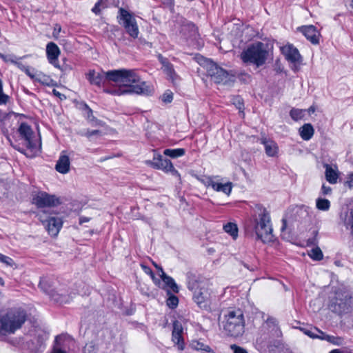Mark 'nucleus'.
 Here are the masks:
<instances>
[{
    "mask_svg": "<svg viewBox=\"0 0 353 353\" xmlns=\"http://www.w3.org/2000/svg\"><path fill=\"white\" fill-rule=\"evenodd\" d=\"M87 79L91 84L100 86L105 82L114 83L116 88H105L104 92L112 95H124L130 93L148 95L151 89L146 82L141 81L134 70L119 69L97 72L90 70Z\"/></svg>",
    "mask_w": 353,
    "mask_h": 353,
    "instance_id": "1",
    "label": "nucleus"
},
{
    "mask_svg": "<svg viewBox=\"0 0 353 353\" xmlns=\"http://www.w3.org/2000/svg\"><path fill=\"white\" fill-rule=\"evenodd\" d=\"M256 235L257 240L263 243L273 240V229L269 211L261 204L254 203L251 206V216L246 226Z\"/></svg>",
    "mask_w": 353,
    "mask_h": 353,
    "instance_id": "2",
    "label": "nucleus"
},
{
    "mask_svg": "<svg viewBox=\"0 0 353 353\" xmlns=\"http://www.w3.org/2000/svg\"><path fill=\"white\" fill-rule=\"evenodd\" d=\"M28 319L25 309L14 307L0 312V336L14 334Z\"/></svg>",
    "mask_w": 353,
    "mask_h": 353,
    "instance_id": "3",
    "label": "nucleus"
},
{
    "mask_svg": "<svg viewBox=\"0 0 353 353\" xmlns=\"http://www.w3.org/2000/svg\"><path fill=\"white\" fill-rule=\"evenodd\" d=\"M270 56L269 45L261 41L250 44L241 53L240 57L245 63L256 65L257 68L266 63Z\"/></svg>",
    "mask_w": 353,
    "mask_h": 353,
    "instance_id": "4",
    "label": "nucleus"
},
{
    "mask_svg": "<svg viewBox=\"0 0 353 353\" xmlns=\"http://www.w3.org/2000/svg\"><path fill=\"white\" fill-rule=\"evenodd\" d=\"M225 320L223 329L228 335L232 337H239L243 335L245 332V320L241 310H230L225 315Z\"/></svg>",
    "mask_w": 353,
    "mask_h": 353,
    "instance_id": "5",
    "label": "nucleus"
},
{
    "mask_svg": "<svg viewBox=\"0 0 353 353\" xmlns=\"http://www.w3.org/2000/svg\"><path fill=\"white\" fill-rule=\"evenodd\" d=\"M203 67L205 68L208 75L216 83L228 85L234 81V77L232 74L210 59L204 60Z\"/></svg>",
    "mask_w": 353,
    "mask_h": 353,
    "instance_id": "6",
    "label": "nucleus"
},
{
    "mask_svg": "<svg viewBox=\"0 0 353 353\" xmlns=\"http://www.w3.org/2000/svg\"><path fill=\"white\" fill-rule=\"evenodd\" d=\"M37 216L50 236H56L59 234L63 225L61 218L52 216L45 210L39 212Z\"/></svg>",
    "mask_w": 353,
    "mask_h": 353,
    "instance_id": "7",
    "label": "nucleus"
},
{
    "mask_svg": "<svg viewBox=\"0 0 353 353\" xmlns=\"http://www.w3.org/2000/svg\"><path fill=\"white\" fill-rule=\"evenodd\" d=\"M145 163L152 168L161 170L166 173L170 172L173 176H180L179 172L174 168L171 161L163 159L161 154L155 152L152 160L146 161Z\"/></svg>",
    "mask_w": 353,
    "mask_h": 353,
    "instance_id": "8",
    "label": "nucleus"
},
{
    "mask_svg": "<svg viewBox=\"0 0 353 353\" xmlns=\"http://www.w3.org/2000/svg\"><path fill=\"white\" fill-rule=\"evenodd\" d=\"M119 23L121 24L126 32L132 38L138 37L139 31L135 19L127 10L119 9Z\"/></svg>",
    "mask_w": 353,
    "mask_h": 353,
    "instance_id": "9",
    "label": "nucleus"
},
{
    "mask_svg": "<svg viewBox=\"0 0 353 353\" xmlns=\"http://www.w3.org/2000/svg\"><path fill=\"white\" fill-rule=\"evenodd\" d=\"M21 139L25 142V145L31 152L36 150L37 148V141L34 139V133L28 123H21L17 130Z\"/></svg>",
    "mask_w": 353,
    "mask_h": 353,
    "instance_id": "10",
    "label": "nucleus"
},
{
    "mask_svg": "<svg viewBox=\"0 0 353 353\" xmlns=\"http://www.w3.org/2000/svg\"><path fill=\"white\" fill-rule=\"evenodd\" d=\"M343 296L342 294L336 296L331 299L329 304V309L339 315L347 314L352 309L350 299L346 296Z\"/></svg>",
    "mask_w": 353,
    "mask_h": 353,
    "instance_id": "11",
    "label": "nucleus"
},
{
    "mask_svg": "<svg viewBox=\"0 0 353 353\" xmlns=\"http://www.w3.org/2000/svg\"><path fill=\"white\" fill-rule=\"evenodd\" d=\"M32 203L38 208L54 207L60 203L59 199L46 192H39L32 199Z\"/></svg>",
    "mask_w": 353,
    "mask_h": 353,
    "instance_id": "12",
    "label": "nucleus"
},
{
    "mask_svg": "<svg viewBox=\"0 0 353 353\" xmlns=\"http://www.w3.org/2000/svg\"><path fill=\"white\" fill-rule=\"evenodd\" d=\"M158 59L162 65V70L167 75V78L170 80L173 84L176 83L180 80V77L175 72L174 65L167 58L163 57L161 54L158 56Z\"/></svg>",
    "mask_w": 353,
    "mask_h": 353,
    "instance_id": "13",
    "label": "nucleus"
},
{
    "mask_svg": "<svg viewBox=\"0 0 353 353\" xmlns=\"http://www.w3.org/2000/svg\"><path fill=\"white\" fill-rule=\"evenodd\" d=\"M183 331V329L181 323L178 321H174L173 323L172 340L173 343L176 345L179 351L183 350L185 347L184 341L182 336Z\"/></svg>",
    "mask_w": 353,
    "mask_h": 353,
    "instance_id": "14",
    "label": "nucleus"
},
{
    "mask_svg": "<svg viewBox=\"0 0 353 353\" xmlns=\"http://www.w3.org/2000/svg\"><path fill=\"white\" fill-rule=\"evenodd\" d=\"M47 58L50 64L57 68H60L58 57L60 54V50L57 44L50 42L46 46Z\"/></svg>",
    "mask_w": 353,
    "mask_h": 353,
    "instance_id": "15",
    "label": "nucleus"
},
{
    "mask_svg": "<svg viewBox=\"0 0 353 353\" xmlns=\"http://www.w3.org/2000/svg\"><path fill=\"white\" fill-rule=\"evenodd\" d=\"M298 30L303 33L306 39L312 44H318L319 42V32L314 26H305L298 28Z\"/></svg>",
    "mask_w": 353,
    "mask_h": 353,
    "instance_id": "16",
    "label": "nucleus"
},
{
    "mask_svg": "<svg viewBox=\"0 0 353 353\" xmlns=\"http://www.w3.org/2000/svg\"><path fill=\"white\" fill-rule=\"evenodd\" d=\"M282 54L285 56V59L292 63L299 62L301 59V54L299 50L292 44H288L283 46L281 48Z\"/></svg>",
    "mask_w": 353,
    "mask_h": 353,
    "instance_id": "17",
    "label": "nucleus"
},
{
    "mask_svg": "<svg viewBox=\"0 0 353 353\" xmlns=\"http://www.w3.org/2000/svg\"><path fill=\"white\" fill-rule=\"evenodd\" d=\"M187 287L191 292L199 290L201 287L205 285L204 281L201 278L192 272H188L186 274Z\"/></svg>",
    "mask_w": 353,
    "mask_h": 353,
    "instance_id": "18",
    "label": "nucleus"
},
{
    "mask_svg": "<svg viewBox=\"0 0 353 353\" xmlns=\"http://www.w3.org/2000/svg\"><path fill=\"white\" fill-rule=\"evenodd\" d=\"M65 153V151L61 152L55 165L56 170L63 174L68 173L70 167V158Z\"/></svg>",
    "mask_w": 353,
    "mask_h": 353,
    "instance_id": "19",
    "label": "nucleus"
},
{
    "mask_svg": "<svg viewBox=\"0 0 353 353\" xmlns=\"http://www.w3.org/2000/svg\"><path fill=\"white\" fill-rule=\"evenodd\" d=\"M192 293L194 302L201 307L205 306V303L208 299V292L205 285L199 290H195Z\"/></svg>",
    "mask_w": 353,
    "mask_h": 353,
    "instance_id": "20",
    "label": "nucleus"
},
{
    "mask_svg": "<svg viewBox=\"0 0 353 353\" xmlns=\"http://www.w3.org/2000/svg\"><path fill=\"white\" fill-rule=\"evenodd\" d=\"M21 58H17L14 57V59H10V61L14 63L17 67L21 70V71L24 72L32 80L34 81L37 79V74L39 72V71H37L33 68H30L29 66L23 65L22 63L17 61V59H21Z\"/></svg>",
    "mask_w": 353,
    "mask_h": 353,
    "instance_id": "21",
    "label": "nucleus"
},
{
    "mask_svg": "<svg viewBox=\"0 0 353 353\" xmlns=\"http://www.w3.org/2000/svg\"><path fill=\"white\" fill-rule=\"evenodd\" d=\"M261 143L264 145L265 153L268 157H275L277 154L279 148L275 141L263 138Z\"/></svg>",
    "mask_w": 353,
    "mask_h": 353,
    "instance_id": "22",
    "label": "nucleus"
},
{
    "mask_svg": "<svg viewBox=\"0 0 353 353\" xmlns=\"http://www.w3.org/2000/svg\"><path fill=\"white\" fill-rule=\"evenodd\" d=\"M11 126L10 118L4 112H0V128L3 134L10 141L9 128Z\"/></svg>",
    "mask_w": 353,
    "mask_h": 353,
    "instance_id": "23",
    "label": "nucleus"
},
{
    "mask_svg": "<svg viewBox=\"0 0 353 353\" xmlns=\"http://www.w3.org/2000/svg\"><path fill=\"white\" fill-rule=\"evenodd\" d=\"M324 168H325V176L326 180L331 184L336 183L339 178V171L337 168H333L327 163L324 165Z\"/></svg>",
    "mask_w": 353,
    "mask_h": 353,
    "instance_id": "24",
    "label": "nucleus"
},
{
    "mask_svg": "<svg viewBox=\"0 0 353 353\" xmlns=\"http://www.w3.org/2000/svg\"><path fill=\"white\" fill-rule=\"evenodd\" d=\"M314 329L316 332L321 334V340L326 341L336 345H342L344 343V339L341 336L326 334L317 327H314Z\"/></svg>",
    "mask_w": 353,
    "mask_h": 353,
    "instance_id": "25",
    "label": "nucleus"
},
{
    "mask_svg": "<svg viewBox=\"0 0 353 353\" xmlns=\"http://www.w3.org/2000/svg\"><path fill=\"white\" fill-rule=\"evenodd\" d=\"M161 274L160 275L162 281L165 284V285L169 288L173 292L178 293L179 292V287L176 285L174 280L170 276L167 275L163 270V269L160 268Z\"/></svg>",
    "mask_w": 353,
    "mask_h": 353,
    "instance_id": "26",
    "label": "nucleus"
},
{
    "mask_svg": "<svg viewBox=\"0 0 353 353\" xmlns=\"http://www.w3.org/2000/svg\"><path fill=\"white\" fill-rule=\"evenodd\" d=\"M314 133V128L310 123H305L299 128V134L305 141L310 140L313 137Z\"/></svg>",
    "mask_w": 353,
    "mask_h": 353,
    "instance_id": "27",
    "label": "nucleus"
},
{
    "mask_svg": "<svg viewBox=\"0 0 353 353\" xmlns=\"http://www.w3.org/2000/svg\"><path fill=\"white\" fill-rule=\"evenodd\" d=\"M35 81L40 83L42 85H47L48 87H54L57 85V82L53 80L50 76L39 72L37 74Z\"/></svg>",
    "mask_w": 353,
    "mask_h": 353,
    "instance_id": "28",
    "label": "nucleus"
},
{
    "mask_svg": "<svg viewBox=\"0 0 353 353\" xmlns=\"http://www.w3.org/2000/svg\"><path fill=\"white\" fill-rule=\"evenodd\" d=\"M190 346L193 350L201 351L203 353H215L208 345L197 340L192 341L190 343Z\"/></svg>",
    "mask_w": 353,
    "mask_h": 353,
    "instance_id": "29",
    "label": "nucleus"
},
{
    "mask_svg": "<svg viewBox=\"0 0 353 353\" xmlns=\"http://www.w3.org/2000/svg\"><path fill=\"white\" fill-rule=\"evenodd\" d=\"M212 188L216 192H222L224 194L229 195L231 193L232 186V183L230 182L222 183L215 181L214 184H212Z\"/></svg>",
    "mask_w": 353,
    "mask_h": 353,
    "instance_id": "30",
    "label": "nucleus"
},
{
    "mask_svg": "<svg viewBox=\"0 0 353 353\" xmlns=\"http://www.w3.org/2000/svg\"><path fill=\"white\" fill-rule=\"evenodd\" d=\"M344 226L350 236L353 239V210L345 218Z\"/></svg>",
    "mask_w": 353,
    "mask_h": 353,
    "instance_id": "31",
    "label": "nucleus"
},
{
    "mask_svg": "<svg viewBox=\"0 0 353 353\" xmlns=\"http://www.w3.org/2000/svg\"><path fill=\"white\" fill-rule=\"evenodd\" d=\"M315 327H296V329H299L301 332H302L304 334L307 335L311 339H321V334L316 332L314 330Z\"/></svg>",
    "mask_w": 353,
    "mask_h": 353,
    "instance_id": "32",
    "label": "nucleus"
},
{
    "mask_svg": "<svg viewBox=\"0 0 353 353\" xmlns=\"http://www.w3.org/2000/svg\"><path fill=\"white\" fill-rule=\"evenodd\" d=\"M163 154L165 156L175 159L183 156L185 154V150L183 148L165 149Z\"/></svg>",
    "mask_w": 353,
    "mask_h": 353,
    "instance_id": "33",
    "label": "nucleus"
},
{
    "mask_svg": "<svg viewBox=\"0 0 353 353\" xmlns=\"http://www.w3.org/2000/svg\"><path fill=\"white\" fill-rule=\"evenodd\" d=\"M223 230L226 233L230 234L234 239H236L238 236V228L235 223H228L223 225Z\"/></svg>",
    "mask_w": 353,
    "mask_h": 353,
    "instance_id": "34",
    "label": "nucleus"
},
{
    "mask_svg": "<svg viewBox=\"0 0 353 353\" xmlns=\"http://www.w3.org/2000/svg\"><path fill=\"white\" fill-rule=\"evenodd\" d=\"M316 207L321 211H327L330 208V202L327 199L318 198L316 200Z\"/></svg>",
    "mask_w": 353,
    "mask_h": 353,
    "instance_id": "35",
    "label": "nucleus"
},
{
    "mask_svg": "<svg viewBox=\"0 0 353 353\" xmlns=\"http://www.w3.org/2000/svg\"><path fill=\"white\" fill-rule=\"evenodd\" d=\"M305 115V110L298 109V108H292L290 112V117L295 121L301 120L303 118Z\"/></svg>",
    "mask_w": 353,
    "mask_h": 353,
    "instance_id": "36",
    "label": "nucleus"
},
{
    "mask_svg": "<svg viewBox=\"0 0 353 353\" xmlns=\"http://www.w3.org/2000/svg\"><path fill=\"white\" fill-rule=\"evenodd\" d=\"M308 255L315 261H321L323 257V252L319 247L312 248L308 253Z\"/></svg>",
    "mask_w": 353,
    "mask_h": 353,
    "instance_id": "37",
    "label": "nucleus"
},
{
    "mask_svg": "<svg viewBox=\"0 0 353 353\" xmlns=\"http://www.w3.org/2000/svg\"><path fill=\"white\" fill-rule=\"evenodd\" d=\"M101 132L100 130H90L89 129L83 130L79 132V134H80L81 136H83V137H85L88 139H91L93 136L101 135Z\"/></svg>",
    "mask_w": 353,
    "mask_h": 353,
    "instance_id": "38",
    "label": "nucleus"
},
{
    "mask_svg": "<svg viewBox=\"0 0 353 353\" xmlns=\"http://www.w3.org/2000/svg\"><path fill=\"white\" fill-rule=\"evenodd\" d=\"M214 179L215 177L203 176L199 179V181L206 187L212 188V184H214L215 181Z\"/></svg>",
    "mask_w": 353,
    "mask_h": 353,
    "instance_id": "39",
    "label": "nucleus"
},
{
    "mask_svg": "<svg viewBox=\"0 0 353 353\" xmlns=\"http://www.w3.org/2000/svg\"><path fill=\"white\" fill-rule=\"evenodd\" d=\"M10 97L3 92V83L2 81L0 79V105H6Z\"/></svg>",
    "mask_w": 353,
    "mask_h": 353,
    "instance_id": "40",
    "label": "nucleus"
},
{
    "mask_svg": "<svg viewBox=\"0 0 353 353\" xmlns=\"http://www.w3.org/2000/svg\"><path fill=\"white\" fill-rule=\"evenodd\" d=\"M167 305L172 309L175 308L179 303V299L175 295H170L167 299Z\"/></svg>",
    "mask_w": 353,
    "mask_h": 353,
    "instance_id": "41",
    "label": "nucleus"
},
{
    "mask_svg": "<svg viewBox=\"0 0 353 353\" xmlns=\"http://www.w3.org/2000/svg\"><path fill=\"white\" fill-rule=\"evenodd\" d=\"M141 267H142L143 270H144V272H145L146 274H148L150 275V276H151V278H152V281H154V283L157 285H159V284H160V281H159L158 279H157V278L155 277V275H154V274L153 273V272H152V270H151V268H150L149 267H148V266H146V265H141Z\"/></svg>",
    "mask_w": 353,
    "mask_h": 353,
    "instance_id": "42",
    "label": "nucleus"
},
{
    "mask_svg": "<svg viewBox=\"0 0 353 353\" xmlns=\"http://www.w3.org/2000/svg\"><path fill=\"white\" fill-rule=\"evenodd\" d=\"M232 103L236 108L239 110V111H242L244 109V103L243 99L240 97H234Z\"/></svg>",
    "mask_w": 353,
    "mask_h": 353,
    "instance_id": "43",
    "label": "nucleus"
},
{
    "mask_svg": "<svg viewBox=\"0 0 353 353\" xmlns=\"http://www.w3.org/2000/svg\"><path fill=\"white\" fill-rule=\"evenodd\" d=\"M0 263H4L8 266L12 267L14 265V261L10 257L0 253Z\"/></svg>",
    "mask_w": 353,
    "mask_h": 353,
    "instance_id": "44",
    "label": "nucleus"
},
{
    "mask_svg": "<svg viewBox=\"0 0 353 353\" xmlns=\"http://www.w3.org/2000/svg\"><path fill=\"white\" fill-rule=\"evenodd\" d=\"M161 99L164 103H170L173 99V93L170 90H167L163 93Z\"/></svg>",
    "mask_w": 353,
    "mask_h": 353,
    "instance_id": "45",
    "label": "nucleus"
},
{
    "mask_svg": "<svg viewBox=\"0 0 353 353\" xmlns=\"http://www.w3.org/2000/svg\"><path fill=\"white\" fill-rule=\"evenodd\" d=\"M51 296L55 301L59 302L60 303H66L68 302V299L65 296H63V295H54L52 294Z\"/></svg>",
    "mask_w": 353,
    "mask_h": 353,
    "instance_id": "46",
    "label": "nucleus"
},
{
    "mask_svg": "<svg viewBox=\"0 0 353 353\" xmlns=\"http://www.w3.org/2000/svg\"><path fill=\"white\" fill-rule=\"evenodd\" d=\"M230 349L233 351L234 353H248L245 349L235 344L231 345Z\"/></svg>",
    "mask_w": 353,
    "mask_h": 353,
    "instance_id": "47",
    "label": "nucleus"
},
{
    "mask_svg": "<svg viewBox=\"0 0 353 353\" xmlns=\"http://www.w3.org/2000/svg\"><path fill=\"white\" fill-rule=\"evenodd\" d=\"M102 1L103 0H100L99 1H97L94 6L92 8V11L96 14H99L100 12H101V8H100V6H101V3H102Z\"/></svg>",
    "mask_w": 353,
    "mask_h": 353,
    "instance_id": "48",
    "label": "nucleus"
},
{
    "mask_svg": "<svg viewBox=\"0 0 353 353\" xmlns=\"http://www.w3.org/2000/svg\"><path fill=\"white\" fill-rule=\"evenodd\" d=\"M332 192V188L329 186L325 185V184H323L321 187V192L323 195H327L330 194Z\"/></svg>",
    "mask_w": 353,
    "mask_h": 353,
    "instance_id": "49",
    "label": "nucleus"
},
{
    "mask_svg": "<svg viewBox=\"0 0 353 353\" xmlns=\"http://www.w3.org/2000/svg\"><path fill=\"white\" fill-rule=\"evenodd\" d=\"M85 109L87 110V117L90 121H93L94 119V117L92 114V110L85 105Z\"/></svg>",
    "mask_w": 353,
    "mask_h": 353,
    "instance_id": "50",
    "label": "nucleus"
},
{
    "mask_svg": "<svg viewBox=\"0 0 353 353\" xmlns=\"http://www.w3.org/2000/svg\"><path fill=\"white\" fill-rule=\"evenodd\" d=\"M187 26L190 28V30L192 32L191 36H194L197 31V28L195 26V25L193 23L189 22L187 23Z\"/></svg>",
    "mask_w": 353,
    "mask_h": 353,
    "instance_id": "51",
    "label": "nucleus"
},
{
    "mask_svg": "<svg viewBox=\"0 0 353 353\" xmlns=\"http://www.w3.org/2000/svg\"><path fill=\"white\" fill-rule=\"evenodd\" d=\"M330 353H353V350H341L339 349L333 350Z\"/></svg>",
    "mask_w": 353,
    "mask_h": 353,
    "instance_id": "52",
    "label": "nucleus"
},
{
    "mask_svg": "<svg viewBox=\"0 0 353 353\" xmlns=\"http://www.w3.org/2000/svg\"><path fill=\"white\" fill-rule=\"evenodd\" d=\"M52 93L54 96L59 97L60 99H65V96L61 93H60L59 91H57L55 89H53Z\"/></svg>",
    "mask_w": 353,
    "mask_h": 353,
    "instance_id": "53",
    "label": "nucleus"
},
{
    "mask_svg": "<svg viewBox=\"0 0 353 353\" xmlns=\"http://www.w3.org/2000/svg\"><path fill=\"white\" fill-rule=\"evenodd\" d=\"M94 347V345L90 344H86L84 347V352L85 353H91V349Z\"/></svg>",
    "mask_w": 353,
    "mask_h": 353,
    "instance_id": "54",
    "label": "nucleus"
},
{
    "mask_svg": "<svg viewBox=\"0 0 353 353\" xmlns=\"http://www.w3.org/2000/svg\"><path fill=\"white\" fill-rule=\"evenodd\" d=\"M51 353H66V352L60 347H54Z\"/></svg>",
    "mask_w": 353,
    "mask_h": 353,
    "instance_id": "55",
    "label": "nucleus"
},
{
    "mask_svg": "<svg viewBox=\"0 0 353 353\" xmlns=\"http://www.w3.org/2000/svg\"><path fill=\"white\" fill-rule=\"evenodd\" d=\"M90 220V218H88V217H86V216H81V217L79 218V224H81H81H83V223H87V222H88Z\"/></svg>",
    "mask_w": 353,
    "mask_h": 353,
    "instance_id": "56",
    "label": "nucleus"
},
{
    "mask_svg": "<svg viewBox=\"0 0 353 353\" xmlns=\"http://www.w3.org/2000/svg\"><path fill=\"white\" fill-rule=\"evenodd\" d=\"M347 182L350 187H353V173H352L349 175Z\"/></svg>",
    "mask_w": 353,
    "mask_h": 353,
    "instance_id": "57",
    "label": "nucleus"
},
{
    "mask_svg": "<svg viewBox=\"0 0 353 353\" xmlns=\"http://www.w3.org/2000/svg\"><path fill=\"white\" fill-rule=\"evenodd\" d=\"M46 282L45 281H42L39 283V286L41 289L45 290L46 292L49 293L48 290L45 288Z\"/></svg>",
    "mask_w": 353,
    "mask_h": 353,
    "instance_id": "58",
    "label": "nucleus"
},
{
    "mask_svg": "<svg viewBox=\"0 0 353 353\" xmlns=\"http://www.w3.org/2000/svg\"><path fill=\"white\" fill-rule=\"evenodd\" d=\"M61 30V26L57 24L54 28V34H55V32H57V33L60 32Z\"/></svg>",
    "mask_w": 353,
    "mask_h": 353,
    "instance_id": "59",
    "label": "nucleus"
},
{
    "mask_svg": "<svg viewBox=\"0 0 353 353\" xmlns=\"http://www.w3.org/2000/svg\"><path fill=\"white\" fill-rule=\"evenodd\" d=\"M275 321H276L275 319H274V318H268V319H267L266 323H275Z\"/></svg>",
    "mask_w": 353,
    "mask_h": 353,
    "instance_id": "60",
    "label": "nucleus"
},
{
    "mask_svg": "<svg viewBox=\"0 0 353 353\" xmlns=\"http://www.w3.org/2000/svg\"><path fill=\"white\" fill-rule=\"evenodd\" d=\"M283 227H282V230H284V229H285V228L286 222H285V221H284V220H283Z\"/></svg>",
    "mask_w": 353,
    "mask_h": 353,
    "instance_id": "61",
    "label": "nucleus"
},
{
    "mask_svg": "<svg viewBox=\"0 0 353 353\" xmlns=\"http://www.w3.org/2000/svg\"><path fill=\"white\" fill-rule=\"evenodd\" d=\"M14 148H16L18 151L21 152V153H23V150H21L20 148H16V147H14Z\"/></svg>",
    "mask_w": 353,
    "mask_h": 353,
    "instance_id": "62",
    "label": "nucleus"
},
{
    "mask_svg": "<svg viewBox=\"0 0 353 353\" xmlns=\"http://www.w3.org/2000/svg\"><path fill=\"white\" fill-rule=\"evenodd\" d=\"M0 57H1V58H3V59H4V55H3L1 53H0Z\"/></svg>",
    "mask_w": 353,
    "mask_h": 353,
    "instance_id": "63",
    "label": "nucleus"
},
{
    "mask_svg": "<svg viewBox=\"0 0 353 353\" xmlns=\"http://www.w3.org/2000/svg\"><path fill=\"white\" fill-rule=\"evenodd\" d=\"M351 6L353 8V0H351Z\"/></svg>",
    "mask_w": 353,
    "mask_h": 353,
    "instance_id": "64",
    "label": "nucleus"
}]
</instances>
